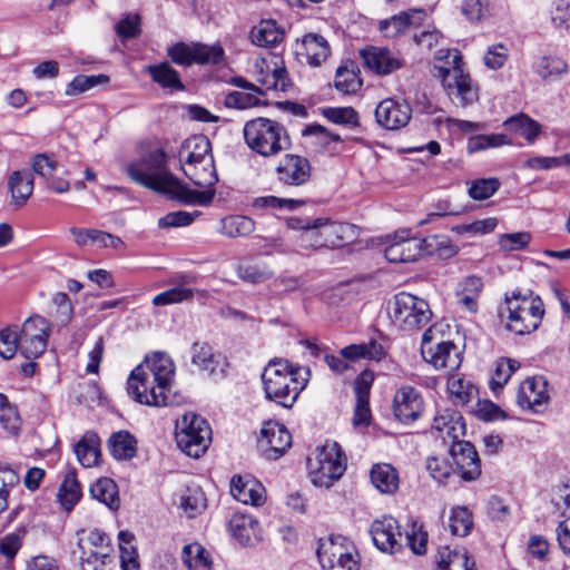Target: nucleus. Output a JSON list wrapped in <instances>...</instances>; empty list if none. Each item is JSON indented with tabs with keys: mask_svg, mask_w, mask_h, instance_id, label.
I'll list each match as a JSON object with an SVG mask.
<instances>
[{
	"mask_svg": "<svg viewBox=\"0 0 570 570\" xmlns=\"http://www.w3.org/2000/svg\"><path fill=\"white\" fill-rule=\"evenodd\" d=\"M127 175L137 184L169 195L186 205L207 206L213 202V191H198L187 188L167 168L166 154L156 149L126 167Z\"/></svg>",
	"mask_w": 570,
	"mask_h": 570,
	"instance_id": "nucleus-1",
	"label": "nucleus"
},
{
	"mask_svg": "<svg viewBox=\"0 0 570 570\" xmlns=\"http://www.w3.org/2000/svg\"><path fill=\"white\" fill-rule=\"evenodd\" d=\"M174 376L175 364L170 356L164 352H154L131 371L127 381L128 394L144 405H173L175 402L171 395Z\"/></svg>",
	"mask_w": 570,
	"mask_h": 570,
	"instance_id": "nucleus-2",
	"label": "nucleus"
},
{
	"mask_svg": "<svg viewBox=\"0 0 570 570\" xmlns=\"http://www.w3.org/2000/svg\"><path fill=\"white\" fill-rule=\"evenodd\" d=\"M308 370L292 365L287 360H272L265 366L262 381L266 399L291 409L307 384Z\"/></svg>",
	"mask_w": 570,
	"mask_h": 570,
	"instance_id": "nucleus-3",
	"label": "nucleus"
},
{
	"mask_svg": "<svg viewBox=\"0 0 570 570\" xmlns=\"http://www.w3.org/2000/svg\"><path fill=\"white\" fill-rule=\"evenodd\" d=\"M246 145L263 157H273L291 147L286 128L268 118L248 120L243 129Z\"/></svg>",
	"mask_w": 570,
	"mask_h": 570,
	"instance_id": "nucleus-4",
	"label": "nucleus"
},
{
	"mask_svg": "<svg viewBox=\"0 0 570 570\" xmlns=\"http://www.w3.org/2000/svg\"><path fill=\"white\" fill-rule=\"evenodd\" d=\"M435 59L444 60L451 59L449 66L439 68V77L442 80L443 88L446 90L450 98L459 99L462 107L472 105L478 100V91L472 86L469 73H465L462 68V58L459 50L440 49L435 53Z\"/></svg>",
	"mask_w": 570,
	"mask_h": 570,
	"instance_id": "nucleus-5",
	"label": "nucleus"
},
{
	"mask_svg": "<svg viewBox=\"0 0 570 570\" xmlns=\"http://www.w3.org/2000/svg\"><path fill=\"white\" fill-rule=\"evenodd\" d=\"M505 311L507 328L518 335L535 331L544 315L540 297L522 296L520 292H512L511 296H505Z\"/></svg>",
	"mask_w": 570,
	"mask_h": 570,
	"instance_id": "nucleus-6",
	"label": "nucleus"
},
{
	"mask_svg": "<svg viewBox=\"0 0 570 570\" xmlns=\"http://www.w3.org/2000/svg\"><path fill=\"white\" fill-rule=\"evenodd\" d=\"M389 315L392 323L402 331H415L424 326L431 318L426 301L410 293L401 292L394 295L389 304Z\"/></svg>",
	"mask_w": 570,
	"mask_h": 570,
	"instance_id": "nucleus-7",
	"label": "nucleus"
},
{
	"mask_svg": "<svg viewBox=\"0 0 570 570\" xmlns=\"http://www.w3.org/2000/svg\"><path fill=\"white\" fill-rule=\"evenodd\" d=\"M212 430L200 415L189 412L176 423V442L188 456L199 458L208 449Z\"/></svg>",
	"mask_w": 570,
	"mask_h": 570,
	"instance_id": "nucleus-8",
	"label": "nucleus"
},
{
	"mask_svg": "<svg viewBox=\"0 0 570 570\" xmlns=\"http://www.w3.org/2000/svg\"><path fill=\"white\" fill-rule=\"evenodd\" d=\"M317 557L324 570H360V556L352 540L332 534L317 548Z\"/></svg>",
	"mask_w": 570,
	"mask_h": 570,
	"instance_id": "nucleus-9",
	"label": "nucleus"
},
{
	"mask_svg": "<svg viewBox=\"0 0 570 570\" xmlns=\"http://www.w3.org/2000/svg\"><path fill=\"white\" fill-rule=\"evenodd\" d=\"M346 470V458L337 442H326L315 459V465L311 462L309 475L314 485L331 488L335 481L342 478Z\"/></svg>",
	"mask_w": 570,
	"mask_h": 570,
	"instance_id": "nucleus-10",
	"label": "nucleus"
},
{
	"mask_svg": "<svg viewBox=\"0 0 570 570\" xmlns=\"http://www.w3.org/2000/svg\"><path fill=\"white\" fill-rule=\"evenodd\" d=\"M49 323L39 315L27 318L20 331V353L28 360L39 357L47 348Z\"/></svg>",
	"mask_w": 570,
	"mask_h": 570,
	"instance_id": "nucleus-11",
	"label": "nucleus"
},
{
	"mask_svg": "<svg viewBox=\"0 0 570 570\" xmlns=\"http://www.w3.org/2000/svg\"><path fill=\"white\" fill-rule=\"evenodd\" d=\"M422 238L411 235L410 229L396 230L390 236L384 254L391 263L415 262L424 256Z\"/></svg>",
	"mask_w": 570,
	"mask_h": 570,
	"instance_id": "nucleus-12",
	"label": "nucleus"
},
{
	"mask_svg": "<svg viewBox=\"0 0 570 570\" xmlns=\"http://www.w3.org/2000/svg\"><path fill=\"white\" fill-rule=\"evenodd\" d=\"M276 179L286 187H301L307 184L312 176L309 160L301 155L286 154L275 168Z\"/></svg>",
	"mask_w": 570,
	"mask_h": 570,
	"instance_id": "nucleus-13",
	"label": "nucleus"
},
{
	"mask_svg": "<svg viewBox=\"0 0 570 570\" xmlns=\"http://www.w3.org/2000/svg\"><path fill=\"white\" fill-rule=\"evenodd\" d=\"M450 455L455 464L456 472L465 482L475 481L481 475V460L475 446L469 441L454 440L450 448Z\"/></svg>",
	"mask_w": 570,
	"mask_h": 570,
	"instance_id": "nucleus-14",
	"label": "nucleus"
},
{
	"mask_svg": "<svg viewBox=\"0 0 570 570\" xmlns=\"http://www.w3.org/2000/svg\"><path fill=\"white\" fill-rule=\"evenodd\" d=\"M393 412L401 423L412 424L419 420L424 412V399L422 394L412 386L400 387L393 397Z\"/></svg>",
	"mask_w": 570,
	"mask_h": 570,
	"instance_id": "nucleus-15",
	"label": "nucleus"
},
{
	"mask_svg": "<svg viewBox=\"0 0 570 570\" xmlns=\"http://www.w3.org/2000/svg\"><path fill=\"white\" fill-rule=\"evenodd\" d=\"M412 117V108L405 100L386 98L375 108L376 122L386 130H399L405 127Z\"/></svg>",
	"mask_w": 570,
	"mask_h": 570,
	"instance_id": "nucleus-16",
	"label": "nucleus"
},
{
	"mask_svg": "<svg viewBox=\"0 0 570 570\" xmlns=\"http://www.w3.org/2000/svg\"><path fill=\"white\" fill-rule=\"evenodd\" d=\"M259 445L266 459L277 460L292 445V435L283 424L267 423L261 431Z\"/></svg>",
	"mask_w": 570,
	"mask_h": 570,
	"instance_id": "nucleus-17",
	"label": "nucleus"
},
{
	"mask_svg": "<svg viewBox=\"0 0 570 570\" xmlns=\"http://www.w3.org/2000/svg\"><path fill=\"white\" fill-rule=\"evenodd\" d=\"M373 542L383 552L394 553L402 548L403 534L399 522L392 517L375 520L370 529Z\"/></svg>",
	"mask_w": 570,
	"mask_h": 570,
	"instance_id": "nucleus-18",
	"label": "nucleus"
},
{
	"mask_svg": "<svg viewBox=\"0 0 570 570\" xmlns=\"http://www.w3.org/2000/svg\"><path fill=\"white\" fill-rule=\"evenodd\" d=\"M547 381L542 376L528 377L519 386L517 403L522 409L539 412L549 402Z\"/></svg>",
	"mask_w": 570,
	"mask_h": 570,
	"instance_id": "nucleus-19",
	"label": "nucleus"
},
{
	"mask_svg": "<svg viewBox=\"0 0 570 570\" xmlns=\"http://www.w3.org/2000/svg\"><path fill=\"white\" fill-rule=\"evenodd\" d=\"M314 226L321 227L322 239L318 242L327 248L341 247L351 243L356 234L355 227L347 223L331 222L327 218H315Z\"/></svg>",
	"mask_w": 570,
	"mask_h": 570,
	"instance_id": "nucleus-20",
	"label": "nucleus"
},
{
	"mask_svg": "<svg viewBox=\"0 0 570 570\" xmlns=\"http://www.w3.org/2000/svg\"><path fill=\"white\" fill-rule=\"evenodd\" d=\"M431 428L436 436L444 441L448 438L453 442L465 434V423L462 415L450 409L438 410Z\"/></svg>",
	"mask_w": 570,
	"mask_h": 570,
	"instance_id": "nucleus-21",
	"label": "nucleus"
},
{
	"mask_svg": "<svg viewBox=\"0 0 570 570\" xmlns=\"http://www.w3.org/2000/svg\"><path fill=\"white\" fill-rule=\"evenodd\" d=\"M423 358L436 370L453 372L460 367L461 358L458 347L452 342H439L432 348H423Z\"/></svg>",
	"mask_w": 570,
	"mask_h": 570,
	"instance_id": "nucleus-22",
	"label": "nucleus"
},
{
	"mask_svg": "<svg viewBox=\"0 0 570 570\" xmlns=\"http://www.w3.org/2000/svg\"><path fill=\"white\" fill-rule=\"evenodd\" d=\"M210 150L212 145L206 136L195 135L187 138L181 144L178 151V158L181 167L184 165H193L198 163L210 165V160H214Z\"/></svg>",
	"mask_w": 570,
	"mask_h": 570,
	"instance_id": "nucleus-23",
	"label": "nucleus"
},
{
	"mask_svg": "<svg viewBox=\"0 0 570 570\" xmlns=\"http://www.w3.org/2000/svg\"><path fill=\"white\" fill-rule=\"evenodd\" d=\"M364 65L377 75H389L403 65L402 60L386 48L368 47L361 51Z\"/></svg>",
	"mask_w": 570,
	"mask_h": 570,
	"instance_id": "nucleus-24",
	"label": "nucleus"
},
{
	"mask_svg": "<svg viewBox=\"0 0 570 570\" xmlns=\"http://www.w3.org/2000/svg\"><path fill=\"white\" fill-rule=\"evenodd\" d=\"M264 488L254 479L235 475L230 480V493L244 504L261 505L264 502Z\"/></svg>",
	"mask_w": 570,
	"mask_h": 570,
	"instance_id": "nucleus-25",
	"label": "nucleus"
},
{
	"mask_svg": "<svg viewBox=\"0 0 570 570\" xmlns=\"http://www.w3.org/2000/svg\"><path fill=\"white\" fill-rule=\"evenodd\" d=\"M195 283V276L187 274L180 275L176 278V285L174 287L157 294L153 298V304L156 306H164L189 301L194 297V291L190 286Z\"/></svg>",
	"mask_w": 570,
	"mask_h": 570,
	"instance_id": "nucleus-26",
	"label": "nucleus"
},
{
	"mask_svg": "<svg viewBox=\"0 0 570 570\" xmlns=\"http://www.w3.org/2000/svg\"><path fill=\"white\" fill-rule=\"evenodd\" d=\"M425 17V12L422 9H413L403 11L389 19L380 21L379 29L385 36L394 38L402 33L405 28L410 26H419Z\"/></svg>",
	"mask_w": 570,
	"mask_h": 570,
	"instance_id": "nucleus-27",
	"label": "nucleus"
},
{
	"mask_svg": "<svg viewBox=\"0 0 570 570\" xmlns=\"http://www.w3.org/2000/svg\"><path fill=\"white\" fill-rule=\"evenodd\" d=\"M502 126L510 132H513L532 145L542 132V126L524 112H519L509 117Z\"/></svg>",
	"mask_w": 570,
	"mask_h": 570,
	"instance_id": "nucleus-28",
	"label": "nucleus"
},
{
	"mask_svg": "<svg viewBox=\"0 0 570 570\" xmlns=\"http://www.w3.org/2000/svg\"><path fill=\"white\" fill-rule=\"evenodd\" d=\"M302 48L308 65L321 66L330 56L331 48L327 40L317 33H307L302 39Z\"/></svg>",
	"mask_w": 570,
	"mask_h": 570,
	"instance_id": "nucleus-29",
	"label": "nucleus"
},
{
	"mask_svg": "<svg viewBox=\"0 0 570 570\" xmlns=\"http://www.w3.org/2000/svg\"><path fill=\"white\" fill-rule=\"evenodd\" d=\"M368 375L363 373L355 381V395L356 404L353 416V424L356 426L367 425L371 420V410L368 404L371 381L367 380Z\"/></svg>",
	"mask_w": 570,
	"mask_h": 570,
	"instance_id": "nucleus-30",
	"label": "nucleus"
},
{
	"mask_svg": "<svg viewBox=\"0 0 570 570\" xmlns=\"http://www.w3.org/2000/svg\"><path fill=\"white\" fill-rule=\"evenodd\" d=\"M154 82L163 89L170 91H183L185 86L180 80L179 72L174 69L169 62L164 61L157 65H150L146 69Z\"/></svg>",
	"mask_w": 570,
	"mask_h": 570,
	"instance_id": "nucleus-31",
	"label": "nucleus"
},
{
	"mask_svg": "<svg viewBox=\"0 0 570 570\" xmlns=\"http://www.w3.org/2000/svg\"><path fill=\"white\" fill-rule=\"evenodd\" d=\"M233 537L242 544L249 546L259 539L257 520L245 514H234L229 521Z\"/></svg>",
	"mask_w": 570,
	"mask_h": 570,
	"instance_id": "nucleus-32",
	"label": "nucleus"
},
{
	"mask_svg": "<svg viewBox=\"0 0 570 570\" xmlns=\"http://www.w3.org/2000/svg\"><path fill=\"white\" fill-rule=\"evenodd\" d=\"M436 562L439 570H474V562L471 561L464 548H441L438 553Z\"/></svg>",
	"mask_w": 570,
	"mask_h": 570,
	"instance_id": "nucleus-33",
	"label": "nucleus"
},
{
	"mask_svg": "<svg viewBox=\"0 0 570 570\" xmlns=\"http://www.w3.org/2000/svg\"><path fill=\"white\" fill-rule=\"evenodd\" d=\"M284 30L275 20H262L250 31V39L258 47H276L283 41Z\"/></svg>",
	"mask_w": 570,
	"mask_h": 570,
	"instance_id": "nucleus-34",
	"label": "nucleus"
},
{
	"mask_svg": "<svg viewBox=\"0 0 570 570\" xmlns=\"http://www.w3.org/2000/svg\"><path fill=\"white\" fill-rule=\"evenodd\" d=\"M372 484L385 494H393L399 489V473L387 463L374 464L370 473Z\"/></svg>",
	"mask_w": 570,
	"mask_h": 570,
	"instance_id": "nucleus-35",
	"label": "nucleus"
},
{
	"mask_svg": "<svg viewBox=\"0 0 570 570\" xmlns=\"http://www.w3.org/2000/svg\"><path fill=\"white\" fill-rule=\"evenodd\" d=\"M11 198L17 206L27 203L33 191V176L28 170H16L8 179Z\"/></svg>",
	"mask_w": 570,
	"mask_h": 570,
	"instance_id": "nucleus-36",
	"label": "nucleus"
},
{
	"mask_svg": "<svg viewBox=\"0 0 570 570\" xmlns=\"http://www.w3.org/2000/svg\"><path fill=\"white\" fill-rule=\"evenodd\" d=\"M181 169L196 186L206 188L205 191H213L215 194V190L212 188L218 181V176L214 160H210V165L205 163L184 165Z\"/></svg>",
	"mask_w": 570,
	"mask_h": 570,
	"instance_id": "nucleus-37",
	"label": "nucleus"
},
{
	"mask_svg": "<svg viewBox=\"0 0 570 570\" xmlns=\"http://www.w3.org/2000/svg\"><path fill=\"white\" fill-rule=\"evenodd\" d=\"M89 492L94 499L106 504L110 510H118L120 505V499L118 494V487L112 479H98L90 485Z\"/></svg>",
	"mask_w": 570,
	"mask_h": 570,
	"instance_id": "nucleus-38",
	"label": "nucleus"
},
{
	"mask_svg": "<svg viewBox=\"0 0 570 570\" xmlns=\"http://www.w3.org/2000/svg\"><path fill=\"white\" fill-rule=\"evenodd\" d=\"M343 358L356 361L367 358L372 361H381L385 356L384 346L372 338L367 343L352 344L341 351Z\"/></svg>",
	"mask_w": 570,
	"mask_h": 570,
	"instance_id": "nucleus-39",
	"label": "nucleus"
},
{
	"mask_svg": "<svg viewBox=\"0 0 570 570\" xmlns=\"http://www.w3.org/2000/svg\"><path fill=\"white\" fill-rule=\"evenodd\" d=\"M191 362L202 371L215 374L220 366V355L213 352L212 346L206 342H195L191 346Z\"/></svg>",
	"mask_w": 570,
	"mask_h": 570,
	"instance_id": "nucleus-40",
	"label": "nucleus"
},
{
	"mask_svg": "<svg viewBox=\"0 0 570 570\" xmlns=\"http://www.w3.org/2000/svg\"><path fill=\"white\" fill-rule=\"evenodd\" d=\"M110 454L117 460H129L136 455L137 441L127 431L114 433L108 442Z\"/></svg>",
	"mask_w": 570,
	"mask_h": 570,
	"instance_id": "nucleus-41",
	"label": "nucleus"
},
{
	"mask_svg": "<svg viewBox=\"0 0 570 570\" xmlns=\"http://www.w3.org/2000/svg\"><path fill=\"white\" fill-rule=\"evenodd\" d=\"M75 453L83 468L96 465L100 455L98 436L95 433H86L75 445Z\"/></svg>",
	"mask_w": 570,
	"mask_h": 570,
	"instance_id": "nucleus-42",
	"label": "nucleus"
},
{
	"mask_svg": "<svg viewBox=\"0 0 570 570\" xmlns=\"http://www.w3.org/2000/svg\"><path fill=\"white\" fill-rule=\"evenodd\" d=\"M220 233L227 237H245L255 230V222L244 215H229L220 219Z\"/></svg>",
	"mask_w": 570,
	"mask_h": 570,
	"instance_id": "nucleus-43",
	"label": "nucleus"
},
{
	"mask_svg": "<svg viewBox=\"0 0 570 570\" xmlns=\"http://www.w3.org/2000/svg\"><path fill=\"white\" fill-rule=\"evenodd\" d=\"M334 86L344 95L355 94L361 88L362 79L358 77V71L353 62L342 65L337 68Z\"/></svg>",
	"mask_w": 570,
	"mask_h": 570,
	"instance_id": "nucleus-44",
	"label": "nucleus"
},
{
	"mask_svg": "<svg viewBox=\"0 0 570 570\" xmlns=\"http://www.w3.org/2000/svg\"><path fill=\"white\" fill-rule=\"evenodd\" d=\"M422 242L424 243V256L436 255L445 259L455 256L459 252V247L445 235H431L422 238Z\"/></svg>",
	"mask_w": 570,
	"mask_h": 570,
	"instance_id": "nucleus-45",
	"label": "nucleus"
},
{
	"mask_svg": "<svg viewBox=\"0 0 570 570\" xmlns=\"http://www.w3.org/2000/svg\"><path fill=\"white\" fill-rule=\"evenodd\" d=\"M181 559L188 570H210L212 567L209 553L197 542L183 548Z\"/></svg>",
	"mask_w": 570,
	"mask_h": 570,
	"instance_id": "nucleus-46",
	"label": "nucleus"
},
{
	"mask_svg": "<svg viewBox=\"0 0 570 570\" xmlns=\"http://www.w3.org/2000/svg\"><path fill=\"white\" fill-rule=\"evenodd\" d=\"M81 487L76 471H69L58 491V498L65 510L70 511L81 498Z\"/></svg>",
	"mask_w": 570,
	"mask_h": 570,
	"instance_id": "nucleus-47",
	"label": "nucleus"
},
{
	"mask_svg": "<svg viewBox=\"0 0 570 570\" xmlns=\"http://www.w3.org/2000/svg\"><path fill=\"white\" fill-rule=\"evenodd\" d=\"M519 367L520 363L517 360L509 357L499 358L495 363V368L490 381V389L492 392L501 390Z\"/></svg>",
	"mask_w": 570,
	"mask_h": 570,
	"instance_id": "nucleus-48",
	"label": "nucleus"
},
{
	"mask_svg": "<svg viewBox=\"0 0 570 570\" xmlns=\"http://www.w3.org/2000/svg\"><path fill=\"white\" fill-rule=\"evenodd\" d=\"M225 50L219 43L206 45L202 42L195 43V65L216 66L224 61Z\"/></svg>",
	"mask_w": 570,
	"mask_h": 570,
	"instance_id": "nucleus-49",
	"label": "nucleus"
},
{
	"mask_svg": "<svg viewBox=\"0 0 570 570\" xmlns=\"http://www.w3.org/2000/svg\"><path fill=\"white\" fill-rule=\"evenodd\" d=\"M134 538V534L126 530L120 531L118 534L122 570H139L137 551L132 546Z\"/></svg>",
	"mask_w": 570,
	"mask_h": 570,
	"instance_id": "nucleus-50",
	"label": "nucleus"
},
{
	"mask_svg": "<svg viewBox=\"0 0 570 570\" xmlns=\"http://www.w3.org/2000/svg\"><path fill=\"white\" fill-rule=\"evenodd\" d=\"M237 276L247 283H263L272 277V271L266 264L240 263L236 267Z\"/></svg>",
	"mask_w": 570,
	"mask_h": 570,
	"instance_id": "nucleus-51",
	"label": "nucleus"
},
{
	"mask_svg": "<svg viewBox=\"0 0 570 570\" xmlns=\"http://www.w3.org/2000/svg\"><path fill=\"white\" fill-rule=\"evenodd\" d=\"M472 525V513L465 507L452 509L449 523L452 534L465 537L470 533Z\"/></svg>",
	"mask_w": 570,
	"mask_h": 570,
	"instance_id": "nucleus-52",
	"label": "nucleus"
},
{
	"mask_svg": "<svg viewBox=\"0 0 570 570\" xmlns=\"http://www.w3.org/2000/svg\"><path fill=\"white\" fill-rule=\"evenodd\" d=\"M461 11L466 19L474 22L490 18L494 13V8L490 0H464Z\"/></svg>",
	"mask_w": 570,
	"mask_h": 570,
	"instance_id": "nucleus-53",
	"label": "nucleus"
},
{
	"mask_svg": "<svg viewBox=\"0 0 570 570\" xmlns=\"http://www.w3.org/2000/svg\"><path fill=\"white\" fill-rule=\"evenodd\" d=\"M510 144V138L504 134L476 135L469 139L468 150L469 153H476L488 148H494Z\"/></svg>",
	"mask_w": 570,
	"mask_h": 570,
	"instance_id": "nucleus-54",
	"label": "nucleus"
},
{
	"mask_svg": "<svg viewBox=\"0 0 570 570\" xmlns=\"http://www.w3.org/2000/svg\"><path fill=\"white\" fill-rule=\"evenodd\" d=\"M304 204L305 202L302 199L281 198L273 195H268L254 198L252 206L254 208L259 209L271 208L294 210Z\"/></svg>",
	"mask_w": 570,
	"mask_h": 570,
	"instance_id": "nucleus-55",
	"label": "nucleus"
},
{
	"mask_svg": "<svg viewBox=\"0 0 570 570\" xmlns=\"http://www.w3.org/2000/svg\"><path fill=\"white\" fill-rule=\"evenodd\" d=\"M195 43L196 42H176L167 48V56L177 66L190 67L195 65Z\"/></svg>",
	"mask_w": 570,
	"mask_h": 570,
	"instance_id": "nucleus-56",
	"label": "nucleus"
},
{
	"mask_svg": "<svg viewBox=\"0 0 570 570\" xmlns=\"http://www.w3.org/2000/svg\"><path fill=\"white\" fill-rule=\"evenodd\" d=\"M568 66L564 60L559 57L544 56L537 65L538 75L544 80H551L564 72Z\"/></svg>",
	"mask_w": 570,
	"mask_h": 570,
	"instance_id": "nucleus-57",
	"label": "nucleus"
},
{
	"mask_svg": "<svg viewBox=\"0 0 570 570\" xmlns=\"http://www.w3.org/2000/svg\"><path fill=\"white\" fill-rule=\"evenodd\" d=\"M20 335L17 326H9L0 331V356L11 360L20 351Z\"/></svg>",
	"mask_w": 570,
	"mask_h": 570,
	"instance_id": "nucleus-58",
	"label": "nucleus"
},
{
	"mask_svg": "<svg viewBox=\"0 0 570 570\" xmlns=\"http://www.w3.org/2000/svg\"><path fill=\"white\" fill-rule=\"evenodd\" d=\"M108 81V77L105 75L98 76H76L66 87V96H77L80 95L99 83H104Z\"/></svg>",
	"mask_w": 570,
	"mask_h": 570,
	"instance_id": "nucleus-59",
	"label": "nucleus"
},
{
	"mask_svg": "<svg viewBox=\"0 0 570 570\" xmlns=\"http://www.w3.org/2000/svg\"><path fill=\"white\" fill-rule=\"evenodd\" d=\"M500 186L501 183L495 177L476 179L471 183L469 195L475 200H485L494 195Z\"/></svg>",
	"mask_w": 570,
	"mask_h": 570,
	"instance_id": "nucleus-60",
	"label": "nucleus"
},
{
	"mask_svg": "<svg viewBox=\"0 0 570 570\" xmlns=\"http://www.w3.org/2000/svg\"><path fill=\"white\" fill-rule=\"evenodd\" d=\"M426 470L430 475L439 483L444 484L446 480L454 474L452 464L442 456H431L426 460Z\"/></svg>",
	"mask_w": 570,
	"mask_h": 570,
	"instance_id": "nucleus-61",
	"label": "nucleus"
},
{
	"mask_svg": "<svg viewBox=\"0 0 570 570\" xmlns=\"http://www.w3.org/2000/svg\"><path fill=\"white\" fill-rule=\"evenodd\" d=\"M406 544L415 554H424L426 552L428 533L423 530V525L413 521L410 531L405 534Z\"/></svg>",
	"mask_w": 570,
	"mask_h": 570,
	"instance_id": "nucleus-62",
	"label": "nucleus"
},
{
	"mask_svg": "<svg viewBox=\"0 0 570 570\" xmlns=\"http://www.w3.org/2000/svg\"><path fill=\"white\" fill-rule=\"evenodd\" d=\"M448 387L451 395L461 404L469 403L475 393V387L472 384L459 377H451Z\"/></svg>",
	"mask_w": 570,
	"mask_h": 570,
	"instance_id": "nucleus-63",
	"label": "nucleus"
},
{
	"mask_svg": "<svg viewBox=\"0 0 570 570\" xmlns=\"http://www.w3.org/2000/svg\"><path fill=\"white\" fill-rule=\"evenodd\" d=\"M551 22L559 30L570 29V1L557 0L551 10Z\"/></svg>",
	"mask_w": 570,
	"mask_h": 570,
	"instance_id": "nucleus-64",
	"label": "nucleus"
}]
</instances>
